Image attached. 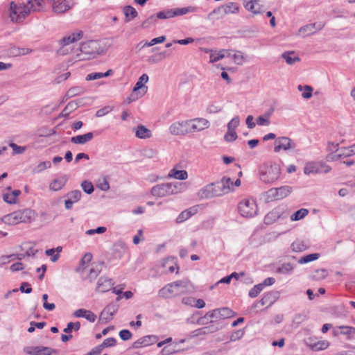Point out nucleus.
<instances>
[{"instance_id": "obj_10", "label": "nucleus", "mask_w": 355, "mask_h": 355, "mask_svg": "<svg viewBox=\"0 0 355 355\" xmlns=\"http://www.w3.org/2000/svg\"><path fill=\"white\" fill-rule=\"evenodd\" d=\"M51 3L53 10L56 13H64L69 10L73 6V0H47Z\"/></svg>"}, {"instance_id": "obj_2", "label": "nucleus", "mask_w": 355, "mask_h": 355, "mask_svg": "<svg viewBox=\"0 0 355 355\" xmlns=\"http://www.w3.org/2000/svg\"><path fill=\"white\" fill-rule=\"evenodd\" d=\"M191 286L190 281L186 279L173 282L162 288L158 292V295L162 298H170L187 293Z\"/></svg>"}, {"instance_id": "obj_18", "label": "nucleus", "mask_w": 355, "mask_h": 355, "mask_svg": "<svg viewBox=\"0 0 355 355\" xmlns=\"http://www.w3.org/2000/svg\"><path fill=\"white\" fill-rule=\"evenodd\" d=\"M114 283L112 279L101 277L98 279L97 282L96 291L101 293H105L112 288Z\"/></svg>"}, {"instance_id": "obj_1", "label": "nucleus", "mask_w": 355, "mask_h": 355, "mask_svg": "<svg viewBox=\"0 0 355 355\" xmlns=\"http://www.w3.org/2000/svg\"><path fill=\"white\" fill-rule=\"evenodd\" d=\"M43 0H26L24 8L17 7L14 2L10 3V18L12 21H19L23 19L31 10L40 11L42 8Z\"/></svg>"}, {"instance_id": "obj_12", "label": "nucleus", "mask_w": 355, "mask_h": 355, "mask_svg": "<svg viewBox=\"0 0 355 355\" xmlns=\"http://www.w3.org/2000/svg\"><path fill=\"white\" fill-rule=\"evenodd\" d=\"M278 297L279 293L277 291L266 293L258 302L252 304V309H256L259 304L261 306L267 305V307H269L278 299Z\"/></svg>"}, {"instance_id": "obj_8", "label": "nucleus", "mask_w": 355, "mask_h": 355, "mask_svg": "<svg viewBox=\"0 0 355 355\" xmlns=\"http://www.w3.org/2000/svg\"><path fill=\"white\" fill-rule=\"evenodd\" d=\"M191 121L186 120L172 123L169 127V132L173 135H184L189 133L188 126Z\"/></svg>"}, {"instance_id": "obj_26", "label": "nucleus", "mask_w": 355, "mask_h": 355, "mask_svg": "<svg viewBox=\"0 0 355 355\" xmlns=\"http://www.w3.org/2000/svg\"><path fill=\"white\" fill-rule=\"evenodd\" d=\"M135 136L139 139H148L151 137V131L143 125H139L135 131Z\"/></svg>"}, {"instance_id": "obj_44", "label": "nucleus", "mask_w": 355, "mask_h": 355, "mask_svg": "<svg viewBox=\"0 0 355 355\" xmlns=\"http://www.w3.org/2000/svg\"><path fill=\"white\" fill-rule=\"evenodd\" d=\"M298 90L302 91L303 89L304 92L302 94V96L304 98L309 99L312 96V92H313V87L309 85H304L302 86L301 85H298L297 87Z\"/></svg>"}, {"instance_id": "obj_57", "label": "nucleus", "mask_w": 355, "mask_h": 355, "mask_svg": "<svg viewBox=\"0 0 355 355\" xmlns=\"http://www.w3.org/2000/svg\"><path fill=\"white\" fill-rule=\"evenodd\" d=\"M238 136L235 130H227L224 136V139L227 142L234 141L237 139Z\"/></svg>"}, {"instance_id": "obj_21", "label": "nucleus", "mask_w": 355, "mask_h": 355, "mask_svg": "<svg viewBox=\"0 0 355 355\" xmlns=\"http://www.w3.org/2000/svg\"><path fill=\"white\" fill-rule=\"evenodd\" d=\"M1 220L4 223L10 225H15L21 223L19 210L5 215Z\"/></svg>"}, {"instance_id": "obj_19", "label": "nucleus", "mask_w": 355, "mask_h": 355, "mask_svg": "<svg viewBox=\"0 0 355 355\" xmlns=\"http://www.w3.org/2000/svg\"><path fill=\"white\" fill-rule=\"evenodd\" d=\"M324 26V24L322 22L313 23L301 27L299 31L300 33H306V35H309L322 29Z\"/></svg>"}, {"instance_id": "obj_33", "label": "nucleus", "mask_w": 355, "mask_h": 355, "mask_svg": "<svg viewBox=\"0 0 355 355\" xmlns=\"http://www.w3.org/2000/svg\"><path fill=\"white\" fill-rule=\"evenodd\" d=\"M123 13L127 18V21L135 19L138 15L137 11L131 6H126L123 8Z\"/></svg>"}, {"instance_id": "obj_30", "label": "nucleus", "mask_w": 355, "mask_h": 355, "mask_svg": "<svg viewBox=\"0 0 355 355\" xmlns=\"http://www.w3.org/2000/svg\"><path fill=\"white\" fill-rule=\"evenodd\" d=\"M21 194L20 190H14L11 193H4L3 195V200L10 205H13L17 202V197Z\"/></svg>"}, {"instance_id": "obj_45", "label": "nucleus", "mask_w": 355, "mask_h": 355, "mask_svg": "<svg viewBox=\"0 0 355 355\" xmlns=\"http://www.w3.org/2000/svg\"><path fill=\"white\" fill-rule=\"evenodd\" d=\"M355 145H352L349 148H340L339 150V154L340 157H347L355 154Z\"/></svg>"}, {"instance_id": "obj_54", "label": "nucleus", "mask_w": 355, "mask_h": 355, "mask_svg": "<svg viewBox=\"0 0 355 355\" xmlns=\"http://www.w3.org/2000/svg\"><path fill=\"white\" fill-rule=\"evenodd\" d=\"M81 187L84 192H85L87 194H91L94 192V188L91 182H89L87 180H84L81 183Z\"/></svg>"}, {"instance_id": "obj_38", "label": "nucleus", "mask_w": 355, "mask_h": 355, "mask_svg": "<svg viewBox=\"0 0 355 355\" xmlns=\"http://www.w3.org/2000/svg\"><path fill=\"white\" fill-rule=\"evenodd\" d=\"M329 345V343L327 340H320L310 345V347L313 351L318 352L327 349Z\"/></svg>"}, {"instance_id": "obj_49", "label": "nucleus", "mask_w": 355, "mask_h": 355, "mask_svg": "<svg viewBox=\"0 0 355 355\" xmlns=\"http://www.w3.org/2000/svg\"><path fill=\"white\" fill-rule=\"evenodd\" d=\"M156 18L159 19H166L173 17L172 9H167L159 11L155 14Z\"/></svg>"}, {"instance_id": "obj_46", "label": "nucleus", "mask_w": 355, "mask_h": 355, "mask_svg": "<svg viewBox=\"0 0 355 355\" xmlns=\"http://www.w3.org/2000/svg\"><path fill=\"white\" fill-rule=\"evenodd\" d=\"M293 270V266L291 263H283L281 266L278 267L276 270L277 273L290 274Z\"/></svg>"}, {"instance_id": "obj_23", "label": "nucleus", "mask_w": 355, "mask_h": 355, "mask_svg": "<svg viewBox=\"0 0 355 355\" xmlns=\"http://www.w3.org/2000/svg\"><path fill=\"white\" fill-rule=\"evenodd\" d=\"M94 137V134L91 132L85 135H80L71 138V141L75 144H85L91 141Z\"/></svg>"}, {"instance_id": "obj_62", "label": "nucleus", "mask_w": 355, "mask_h": 355, "mask_svg": "<svg viewBox=\"0 0 355 355\" xmlns=\"http://www.w3.org/2000/svg\"><path fill=\"white\" fill-rule=\"evenodd\" d=\"M182 351H183V350L179 349H175V347L171 348V347H165L162 349L161 354H162V355H171V354L180 353Z\"/></svg>"}, {"instance_id": "obj_25", "label": "nucleus", "mask_w": 355, "mask_h": 355, "mask_svg": "<svg viewBox=\"0 0 355 355\" xmlns=\"http://www.w3.org/2000/svg\"><path fill=\"white\" fill-rule=\"evenodd\" d=\"M149 80L148 76L146 73L142 74L137 83L135 84V87H133V93L137 92L139 90L142 89L143 88H145L146 90L141 94L140 96H142L147 91L148 87L144 86V83H146Z\"/></svg>"}, {"instance_id": "obj_58", "label": "nucleus", "mask_w": 355, "mask_h": 355, "mask_svg": "<svg viewBox=\"0 0 355 355\" xmlns=\"http://www.w3.org/2000/svg\"><path fill=\"white\" fill-rule=\"evenodd\" d=\"M80 103V101H78V102H76L74 101H70L69 103H67L66 107L64 108V111H67V114H69L70 112L76 110L78 107Z\"/></svg>"}, {"instance_id": "obj_3", "label": "nucleus", "mask_w": 355, "mask_h": 355, "mask_svg": "<svg viewBox=\"0 0 355 355\" xmlns=\"http://www.w3.org/2000/svg\"><path fill=\"white\" fill-rule=\"evenodd\" d=\"M259 174L260 180L266 184L277 181L281 174L279 164L272 162L264 163L259 166Z\"/></svg>"}, {"instance_id": "obj_27", "label": "nucleus", "mask_w": 355, "mask_h": 355, "mask_svg": "<svg viewBox=\"0 0 355 355\" xmlns=\"http://www.w3.org/2000/svg\"><path fill=\"white\" fill-rule=\"evenodd\" d=\"M280 217V211L277 209H272L268 213L264 218V223L270 225L275 223Z\"/></svg>"}, {"instance_id": "obj_34", "label": "nucleus", "mask_w": 355, "mask_h": 355, "mask_svg": "<svg viewBox=\"0 0 355 355\" xmlns=\"http://www.w3.org/2000/svg\"><path fill=\"white\" fill-rule=\"evenodd\" d=\"M294 51H286L282 54V57L288 64H293L295 62H299L300 58L298 56H293Z\"/></svg>"}, {"instance_id": "obj_51", "label": "nucleus", "mask_w": 355, "mask_h": 355, "mask_svg": "<svg viewBox=\"0 0 355 355\" xmlns=\"http://www.w3.org/2000/svg\"><path fill=\"white\" fill-rule=\"evenodd\" d=\"M51 163L49 161L42 162L33 169V173H40L46 168H51Z\"/></svg>"}, {"instance_id": "obj_41", "label": "nucleus", "mask_w": 355, "mask_h": 355, "mask_svg": "<svg viewBox=\"0 0 355 355\" xmlns=\"http://www.w3.org/2000/svg\"><path fill=\"white\" fill-rule=\"evenodd\" d=\"M255 4H259L258 0H250L245 4V8L248 11L252 12L254 15L260 14L262 11L259 9H255Z\"/></svg>"}, {"instance_id": "obj_14", "label": "nucleus", "mask_w": 355, "mask_h": 355, "mask_svg": "<svg viewBox=\"0 0 355 355\" xmlns=\"http://www.w3.org/2000/svg\"><path fill=\"white\" fill-rule=\"evenodd\" d=\"M292 190L291 187L283 186L279 188H272L269 189L268 193L275 200H281L288 196L292 192Z\"/></svg>"}, {"instance_id": "obj_31", "label": "nucleus", "mask_w": 355, "mask_h": 355, "mask_svg": "<svg viewBox=\"0 0 355 355\" xmlns=\"http://www.w3.org/2000/svg\"><path fill=\"white\" fill-rule=\"evenodd\" d=\"M197 10H198V8L194 6H188V7H184V8H181L172 9L173 16L175 17V16L184 15L188 12H196Z\"/></svg>"}, {"instance_id": "obj_52", "label": "nucleus", "mask_w": 355, "mask_h": 355, "mask_svg": "<svg viewBox=\"0 0 355 355\" xmlns=\"http://www.w3.org/2000/svg\"><path fill=\"white\" fill-rule=\"evenodd\" d=\"M208 312L202 317H200L196 320V324L198 325H206L209 323L215 322L216 321L212 320L211 316H207Z\"/></svg>"}, {"instance_id": "obj_7", "label": "nucleus", "mask_w": 355, "mask_h": 355, "mask_svg": "<svg viewBox=\"0 0 355 355\" xmlns=\"http://www.w3.org/2000/svg\"><path fill=\"white\" fill-rule=\"evenodd\" d=\"M331 167L322 162H309L304 168V173L306 175L317 173H327L331 171Z\"/></svg>"}, {"instance_id": "obj_32", "label": "nucleus", "mask_w": 355, "mask_h": 355, "mask_svg": "<svg viewBox=\"0 0 355 355\" xmlns=\"http://www.w3.org/2000/svg\"><path fill=\"white\" fill-rule=\"evenodd\" d=\"M85 92L84 87L81 86H75L71 87L66 93L65 96L67 98H70L73 96L83 94Z\"/></svg>"}, {"instance_id": "obj_4", "label": "nucleus", "mask_w": 355, "mask_h": 355, "mask_svg": "<svg viewBox=\"0 0 355 355\" xmlns=\"http://www.w3.org/2000/svg\"><path fill=\"white\" fill-rule=\"evenodd\" d=\"M238 210L241 216L251 218L257 214V206L253 199H244L239 202Z\"/></svg>"}, {"instance_id": "obj_22", "label": "nucleus", "mask_w": 355, "mask_h": 355, "mask_svg": "<svg viewBox=\"0 0 355 355\" xmlns=\"http://www.w3.org/2000/svg\"><path fill=\"white\" fill-rule=\"evenodd\" d=\"M73 315L76 318H84L90 322H95L96 319V315L92 311L84 309H80L76 310L73 313Z\"/></svg>"}, {"instance_id": "obj_59", "label": "nucleus", "mask_w": 355, "mask_h": 355, "mask_svg": "<svg viewBox=\"0 0 355 355\" xmlns=\"http://www.w3.org/2000/svg\"><path fill=\"white\" fill-rule=\"evenodd\" d=\"M116 344V340L114 338H107L100 345L103 349L105 347H114Z\"/></svg>"}, {"instance_id": "obj_48", "label": "nucleus", "mask_w": 355, "mask_h": 355, "mask_svg": "<svg viewBox=\"0 0 355 355\" xmlns=\"http://www.w3.org/2000/svg\"><path fill=\"white\" fill-rule=\"evenodd\" d=\"M80 328V322H70L67 324V327L64 329V332L66 334H71L73 330L77 331Z\"/></svg>"}, {"instance_id": "obj_16", "label": "nucleus", "mask_w": 355, "mask_h": 355, "mask_svg": "<svg viewBox=\"0 0 355 355\" xmlns=\"http://www.w3.org/2000/svg\"><path fill=\"white\" fill-rule=\"evenodd\" d=\"M229 180H227L226 177H223L220 181L210 184L213 185L211 187L215 196H220L224 193H228L227 191V185L225 184Z\"/></svg>"}, {"instance_id": "obj_64", "label": "nucleus", "mask_w": 355, "mask_h": 355, "mask_svg": "<svg viewBox=\"0 0 355 355\" xmlns=\"http://www.w3.org/2000/svg\"><path fill=\"white\" fill-rule=\"evenodd\" d=\"M220 316H222V319L229 318L232 317L234 314V311L227 307L220 308Z\"/></svg>"}, {"instance_id": "obj_36", "label": "nucleus", "mask_w": 355, "mask_h": 355, "mask_svg": "<svg viewBox=\"0 0 355 355\" xmlns=\"http://www.w3.org/2000/svg\"><path fill=\"white\" fill-rule=\"evenodd\" d=\"M291 248L293 252H301L306 250L308 247L304 241L296 240L292 243Z\"/></svg>"}, {"instance_id": "obj_17", "label": "nucleus", "mask_w": 355, "mask_h": 355, "mask_svg": "<svg viewBox=\"0 0 355 355\" xmlns=\"http://www.w3.org/2000/svg\"><path fill=\"white\" fill-rule=\"evenodd\" d=\"M119 305L116 303L109 304L101 312V319L106 322L111 320L112 316L117 312Z\"/></svg>"}, {"instance_id": "obj_11", "label": "nucleus", "mask_w": 355, "mask_h": 355, "mask_svg": "<svg viewBox=\"0 0 355 355\" xmlns=\"http://www.w3.org/2000/svg\"><path fill=\"white\" fill-rule=\"evenodd\" d=\"M171 187V183L157 184L151 189V194L158 198L173 195V190H170Z\"/></svg>"}, {"instance_id": "obj_47", "label": "nucleus", "mask_w": 355, "mask_h": 355, "mask_svg": "<svg viewBox=\"0 0 355 355\" xmlns=\"http://www.w3.org/2000/svg\"><path fill=\"white\" fill-rule=\"evenodd\" d=\"M157 21V19L155 15H152L142 22L141 27L144 29L149 28L152 26L155 25Z\"/></svg>"}, {"instance_id": "obj_37", "label": "nucleus", "mask_w": 355, "mask_h": 355, "mask_svg": "<svg viewBox=\"0 0 355 355\" xmlns=\"http://www.w3.org/2000/svg\"><path fill=\"white\" fill-rule=\"evenodd\" d=\"M224 15L230 13H236L239 10V6L236 3L230 2L225 5H223Z\"/></svg>"}, {"instance_id": "obj_35", "label": "nucleus", "mask_w": 355, "mask_h": 355, "mask_svg": "<svg viewBox=\"0 0 355 355\" xmlns=\"http://www.w3.org/2000/svg\"><path fill=\"white\" fill-rule=\"evenodd\" d=\"M67 179L64 178H59V179H55L51 184H50V189L58 191L60 190L66 184Z\"/></svg>"}, {"instance_id": "obj_63", "label": "nucleus", "mask_w": 355, "mask_h": 355, "mask_svg": "<svg viewBox=\"0 0 355 355\" xmlns=\"http://www.w3.org/2000/svg\"><path fill=\"white\" fill-rule=\"evenodd\" d=\"M157 150L150 148H145L142 151V155L147 158H153L157 155Z\"/></svg>"}, {"instance_id": "obj_55", "label": "nucleus", "mask_w": 355, "mask_h": 355, "mask_svg": "<svg viewBox=\"0 0 355 355\" xmlns=\"http://www.w3.org/2000/svg\"><path fill=\"white\" fill-rule=\"evenodd\" d=\"M338 328L341 329L340 334L347 335L350 338V335L355 334V327L350 326H339Z\"/></svg>"}, {"instance_id": "obj_24", "label": "nucleus", "mask_w": 355, "mask_h": 355, "mask_svg": "<svg viewBox=\"0 0 355 355\" xmlns=\"http://www.w3.org/2000/svg\"><path fill=\"white\" fill-rule=\"evenodd\" d=\"M21 223H31L35 218V212L31 209L19 210Z\"/></svg>"}, {"instance_id": "obj_15", "label": "nucleus", "mask_w": 355, "mask_h": 355, "mask_svg": "<svg viewBox=\"0 0 355 355\" xmlns=\"http://www.w3.org/2000/svg\"><path fill=\"white\" fill-rule=\"evenodd\" d=\"M158 340L157 336L155 335H148L140 338L132 345V348L138 349L142 347L149 346Z\"/></svg>"}, {"instance_id": "obj_29", "label": "nucleus", "mask_w": 355, "mask_h": 355, "mask_svg": "<svg viewBox=\"0 0 355 355\" xmlns=\"http://www.w3.org/2000/svg\"><path fill=\"white\" fill-rule=\"evenodd\" d=\"M168 177L173 178L180 180H184L188 178V174L185 170H177L174 168L170 171Z\"/></svg>"}, {"instance_id": "obj_53", "label": "nucleus", "mask_w": 355, "mask_h": 355, "mask_svg": "<svg viewBox=\"0 0 355 355\" xmlns=\"http://www.w3.org/2000/svg\"><path fill=\"white\" fill-rule=\"evenodd\" d=\"M263 289V286L260 284L254 285L249 291V296L252 298L256 297Z\"/></svg>"}, {"instance_id": "obj_20", "label": "nucleus", "mask_w": 355, "mask_h": 355, "mask_svg": "<svg viewBox=\"0 0 355 355\" xmlns=\"http://www.w3.org/2000/svg\"><path fill=\"white\" fill-rule=\"evenodd\" d=\"M83 36V32L82 31H78L77 32L73 33L69 36H65L62 37L59 41L60 45L67 46L71 43H73L76 41L80 40Z\"/></svg>"}, {"instance_id": "obj_39", "label": "nucleus", "mask_w": 355, "mask_h": 355, "mask_svg": "<svg viewBox=\"0 0 355 355\" xmlns=\"http://www.w3.org/2000/svg\"><path fill=\"white\" fill-rule=\"evenodd\" d=\"M328 275L327 270L325 269H317L311 275V278L313 280L320 281L324 279Z\"/></svg>"}, {"instance_id": "obj_56", "label": "nucleus", "mask_w": 355, "mask_h": 355, "mask_svg": "<svg viewBox=\"0 0 355 355\" xmlns=\"http://www.w3.org/2000/svg\"><path fill=\"white\" fill-rule=\"evenodd\" d=\"M81 195L82 193L80 190H73L68 193L67 196L69 199H71L73 202H76L80 200Z\"/></svg>"}, {"instance_id": "obj_61", "label": "nucleus", "mask_w": 355, "mask_h": 355, "mask_svg": "<svg viewBox=\"0 0 355 355\" xmlns=\"http://www.w3.org/2000/svg\"><path fill=\"white\" fill-rule=\"evenodd\" d=\"M111 111H112V107L107 105L103 107V108L98 110L95 115L96 117H102L106 115L107 114L110 113Z\"/></svg>"}, {"instance_id": "obj_40", "label": "nucleus", "mask_w": 355, "mask_h": 355, "mask_svg": "<svg viewBox=\"0 0 355 355\" xmlns=\"http://www.w3.org/2000/svg\"><path fill=\"white\" fill-rule=\"evenodd\" d=\"M319 253L309 254L306 256L302 257L299 260L298 263L300 264H304L317 260L320 257Z\"/></svg>"}, {"instance_id": "obj_9", "label": "nucleus", "mask_w": 355, "mask_h": 355, "mask_svg": "<svg viewBox=\"0 0 355 355\" xmlns=\"http://www.w3.org/2000/svg\"><path fill=\"white\" fill-rule=\"evenodd\" d=\"M24 352L29 355H51L53 353H57L56 349L42 346L26 347L24 348Z\"/></svg>"}, {"instance_id": "obj_6", "label": "nucleus", "mask_w": 355, "mask_h": 355, "mask_svg": "<svg viewBox=\"0 0 355 355\" xmlns=\"http://www.w3.org/2000/svg\"><path fill=\"white\" fill-rule=\"evenodd\" d=\"M297 144L288 137H279L275 139L274 151L279 153L281 150H294L297 148Z\"/></svg>"}, {"instance_id": "obj_42", "label": "nucleus", "mask_w": 355, "mask_h": 355, "mask_svg": "<svg viewBox=\"0 0 355 355\" xmlns=\"http://www.w3.org/2000/svg\"><path fill=\"white\" fill-rule=\"evenodd\" d=\"M308 213H309V211L306 209L302 208V209L296 211L295 212H294L291 216V220L292 221L299 220L304 218L308 214Z\"/></svg>"}, {"instance_id": "obj_60", "label": "nucleus", "mask_w": 355, "mask_h": 355, "mask_svg": "<svg viewBox=\"0 0 355 355\" xmlns=\"http://www.w3.org/2000/svg\"><path fill=\"white\" fill-rule=\"evenodd\" d=\"M240 123V119L239 116H234L228 123L227 130H235Z\"/></svg>"}, {"instance_id": "obj_13", "label": "nucleus", "mask_w": 355, "mask_h": 355, "mask_svg": "<svg viewBox=\"0 0 355 355\" xmlns=\"http://www.w3.org/2000/svg\"><path fill=\"white\" fill-rule=\"evenodd\" d=\"M191 124L188 126L189 133L196 131H201L209 127V122L204 118H196L193 120H189Z\"/></svg>"}, {"instance_id": "obj_43", "label": "nucleus", "mask_w": 355, "mask_h": 355, "mask_svg": "<svg viewBox=\"0 0 355 355\" xmlns=\"http://www.w3.org/2000/svg\"><path fill=\"white\" fill-rule=\"evenodd\" d=\"M221 327L218 323H210L209 325L202 327L204 335L214 333Z\"/></svg>"}, {"instance_id": "obj_5", "label": "nucleus", "mask_w": 355, "mask_h": 355, "mask_svg": "<svg viewBox=\"0 0 355 355\" xmlns=\"http://www.w3.org/2000/svg\"><path fill=\"white\" fill-rule=\"evenodd\" d=\"M79 50L82 54L88 55V57H83L82 59H89L91 57L94 58L96 55L101 53L100 44L98 41L89 40L80 44Z\"/></svg>"}, {"instance_id": "obj_50", "label": "nucleus", "mask_w": 355, "mask_h": 355, "mask_svg": "<svg viewBox=\"0 0 355 355\" xmlns=\"http://www.w3.org/2000/svg\"><path fill=\"white\" fill-rule=\"evenodd\" d=\"M225 58V51H219L218 52L214 51L213 52L211 51V53L210 54V62H216L220 60H222Z\"/></svg>"}, {"instance_id": "obj_28", "label": "nucleus", "mask_w": 355, "mask_h": 355, "mask_svg": "<svg viewBox=\"0 0 355 355\" xmlns=\"http://www.w3.org/2000/svg\"><path fill=\"white\" fill-rule=\"evenodd\" d=\"M212 185L210 184L205 186L202 189H201L198 191V196L202 199H208L211 198L213 197H215V195L214 194L213 189L211 187Z\"/></svg>"}]
</instances>
